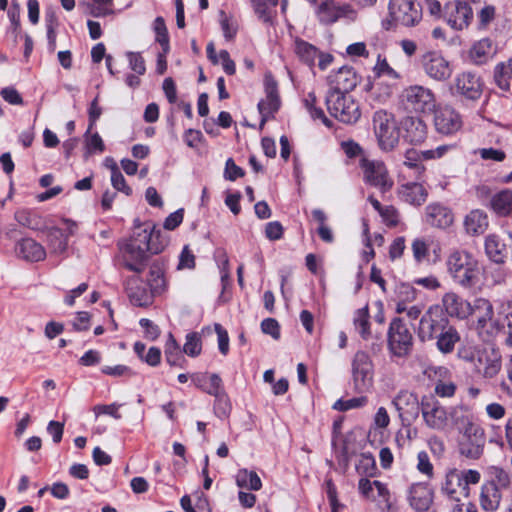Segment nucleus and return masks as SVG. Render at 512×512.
I'll list each match as a JSON object with an SVG mask.
<instances>
[{
    "label": "nucleus",
    "mask_w": 512,
    "mask_h": 512,
    "mask_svg": "<svg viewBox=\"0 0 512 512\" xmlns=\"http://www.w3.org/2000/svg\"><path fill=\"white\" fill-rule=\"evenodd\" d=\"M328 82L331 87L329 92L348 94L356 87L358 77L352 67L343 66L328 76Z\"/></svg>",
    "instance_id": "21"
},
{
    "label": "nucleus",
    "mask_w": 512,
    "mask_h": 512,
    "mask_svg": "<svg viewBox=\"0 0 512 512\" xmlns=\"http://www.w3.org/2000/svg\"><path fill=\"white\" fill-rule=\"evenodd\" d=\"M215 332L218 336V347L223 355L229 351V336L227 331L218 323L214 325Z\"/></svg>",
    "instance_id": "62"
},
{
    "label": "nucleus",
    "mask_w": 512,
    "mask_h": 512,
    "mask_svg": "<svg viewBox=\"0 0 512 512\" xmlns=\"http://www.w3.org/2000/svg\"><path fill=\"white\" fill-rule=\"evenodd\" d=\"M389 18L383 22L386 29L401 25L413 27L422 19V7L417 0H390Z\"/></svg>",
    "instance_id": "5"
},
{
    "label": "nucleus",
    "mask_w": 512,
    "mask_h": 512,
    "mask_svg": "<svg viewBox=\"0 0 512 512\" xmlns=\"http://www.w3.org/2000/svg\"><path fill=\"white\" fill-rule=\"evenodd\" d=\"M400 198L411 205H422L428 196L427 190L420 183H407L399 188Z\"/></svg>",
    "instance_id": "32"
},
{
    "label": "nucleus",
    "mask_w": 512,
    "mask_h": 512,
    "mask_svg": "<svg viewBox=\"0 0 512 512\" xmlns=\"http://www.w3.org/2000/svg\"><path fill=\"white\" fill-rule=\"evenodd\" d=\"M154 31L156 33V41L160 43L164 51H167L169 47L168 31L164 19L160 16L154 21Z\"/></svg>",
    "instance_id": "52"
},
{
    "label": "nucleus",
    "mask_w": 512,
    "mask_h": 512,
    "mask_svg": "<svg viewBox=\"0 0 512 512\" xmlns=\"http://www.w3.org/2000/svg\"><path fill=\"white\" fill-rule=\"evenodd\" d=\"M148 282L153 291L158 292L164 285L163 272L157 266H152L149 272Z\"/></svg>",
    "instance_id": "54"
},
{
    "label": "nucleus",
    "mask_w": 512,
    "mask_h": 512,
    "mask_svg": "<svg viewBox=\"0 0 512 512\" xmlns=\"http://www.w3.org/2000/svg\"><path fill=\"white\" fill-rule=\"evenodd\" d=\"M355 329L363 339L370 336L369 310L368 306L356 310L353 318Z\"/></svg>",
    "instance_id": "44"
},
{
    "label": "nucleus",
    "mask_w": 512,
    "mask_h": 512,
    "mask_svg": "<svg viewBox=\"0 0 512 512\" xmlns=\"http://www.w3.org/2000/svg\"><path fill=\"white\" fill-rule=\"evenodd\" d=\"M464 229L471 236H479L485 233L489 226V218L481 209L471 210L464 218Z\"/></svg>",
    "instance_id": "26"
},
{
    "label": "nucleus",
    "mask_w": 512,
    "mask_h": 512,
    "mask_svg": "<svg viewBox=\"0 0 512 512\" xmlns=\"http://www.w3.org/2000/svg\"><path fill=\"white\" fill-rule=\"evenodd\" d=\"M359 165L366 184L379 189L382 193L392 188L394 182L389 176L384 162L363 156L360 159Z\"/></svg>",
    "instance_id": "11"
},
{
    "label": "nucleus",
    "mask_w": 512,
    "mask_h": 512,
    "mask_svg": "<svg viewBox=\"0 0 512 512\" xmlns=\"http://www.w3.org/2000/svg\"><path fill=\"white\" fill-rule=\"evenodd\" d=\"M392 404L401 419L416 417L420 410V401L417 395L407 390L399 391L393 398Z\"/></svg>",
    "instance_id": "22"
},
{
    "label": "nucleus",
    "mask_w": 512,
    "mask_h": 512,
    "mask_svg": "<svg viewBox=\"0 0 512 512\" xmlns=\"http://www.w3.org/2000/svg\"><path fill=\"white\" fill-rule=\"evenodd\" d=\"M437 349L443 354L454 351L456 343L460 341V334L453 325H448L435 339Z\"/></svg>",
    "instance_id": "36"
},
{
    "label": "nucleus",
    "mask_w": 512,
    "mask_h": 512,
    "mask_svg": "<svg viewBox=\"0 0 512 512\" xmlns=\"http://www.w3.org/2000/svg\"><path fill=\"white\" fill-rule=\"evenodd\" d=\"M494 81L503 91H510L512 87L511 58L507 62L498 63L494 68Z\"/></svg>",
    "instance_id": "40"
},
{
    "label": "nucleus",
    "mask_w": 512,
    "mask_h": 512,
    "mask_svg": "<svg viewBox=\"0 0 512 512\" xmlns=\"http://www.w3.org/2000/svg\"><path fill=\"white\" fill-rule=\"evenodd\" d=\"M224 391L223 385H222V379L218 374H211L208 377L206 389H204V392L208 393L209 395L216 396L217 394Z\"/></svg>",
    "instance_id": "57"
},
{
    "label": "nucleus",
    "mask_w": 512,
    "mask_h": 512,
    "mask_svg": "<svg viewBox=\"0 0 512 512\" xmlns=\"http://www.w3.org/2000/svg\"><path fill=\"white\" fill-rule=\"evenodd\" d=\"M450 325V321L439 304L431 305L421 316L418 337L421 341H431Z\"/></svg>",
    "instance_id": "9"
},
{
    "label": "nucleus",
    "mask_w": 512,
    "mask_h": 512,
    "mask_svg": "<svg viewBox=\"0 0 512 512\" xmlns=\"http://www.w3.org/2000/svg\"><path fill=\"white\" fill-rule=\"evenodd\" d=\"M154 235L147 229L135 233L131 238L118 242L123 266L137 274L146 269L149 254H159L163 245L154 242Z\"/></svg>",
    "instance_id": "1"
},
{
    "label": "nucleus",
    "mask_w": 512,
    "mask_h": 512,
    "mask_svg": "<svg viewBox=\"0 0 512 512\" xmlns=\"http://www.w3.org/2000/svg\"><path fill=\"white\" fill-rule=\"evenodd\" d=\"M138 279L131 277L127 281V293L131 303L135 306L146 307L153 301V292L148 291L144 287H133L132 284L136 283Z\"/></svg>",
    "instance_id": "35"
},
{
    "label": "nucleus",
    "mask_w": 512,
    "mask_h": 512,
    "mask_svg": "<svg viewBox=\"0 0 512 512\" xmlns=\"http://www.w3.org/2000/svg\"><path fill=\"white\" fill-rule=\"evenodd\" d=\"M352 380L354 389L359 392L367 391L373 383V364L370 356L364 351H358L352 360Z\"/></svg>",
    "instance_id": "15"
},
{
    "label": "nucleus",
    "mask_w": 512,
    "mask_h": 512,
    "mask_svg": "<svg viewBox=\"0 0 512 512\" xmlns=\"http://www.w3.org/2000/svg\"><path fill=\"white\" fill-rule=\"evenodd\" d=\"M404 137L412 144L422 143L427 136V125L418 117H407L403 121Z\"/></svg>",
    "instance_id": "30"
},
{
    "label": "nucleus",
    "mask_w": 512,
    "mask_h": 512,
    "mask_svg": "<svg viewBox=\"0 0 512 512\" xmlns=\"http://www.w3.org/2000/svg\"><path fill=\"white\" fill-rule=\"evenodd\" d=\"M469 317L475 322V329L484 341H490L501 330L494 319V309L491 302L485 298H476L470 303Z\"/></svg>",
    "instance_id": "4"
},
{
    "label": "nucleus",
    "mask_w": 512,
    "mask_h": 512,
    "mask_svg": "<svg viewBox=\"0 0 512 512\" xmlns=\"http://www.w3.org/2000/svg\"><path fill=\"white\" fill-rule=\"evenodd\" d=\"M425 73L432 79L444 81L452 74L450 63L438 52H427L422 57Z\"/></svg>",
    "instance_id": "19"
},
{
    "label": "nucleus",
    "mask_w": 512,
    "mask_h": 512,
    "mask_svg": "<svg viewBox=\"0 0 512 512\" xmlns=\"http://www.w3.org/2000/svg\"><path fill=\"white\" fill-rule=\"evenodd\" d=\"M420 411L425 425L435 431L448 428L447 410L435 397L423 396L420 400Z\"/></svg>",
    "instance_id": "12"
},
{
    "label": "nucleus",
    "mask_w": 512,
    "mask_h": 512,
    "mask_svg": "<svg viewBox=\"0 0 512 512\" xmlns=\"http://www.w3.org/2000/svg\"><path fill=\"white\" fill-rule=\"evenodd\" d=\"M341 148L348 158H356L358 156L362 158L365 156L361 146L353 140L343 141L341 143Z\"/></svg>",
    "instance_id": "59"
},
{
    "label": "nucleus",
    "mask_w": 512,
    "mask_h": 512,
    "mask_svg": "<svg viewBox=\"0 0 512 512\" xmlns=\"http://www.w3.org/2000/svg\"><path fill=\"white\" fill-rule=\"evenodd\" d=\"M316 102L317 99L313 92L308 93L303 100L305 108L314 120H320L325 126L331 127L332 122L325 116L324 111L321 108L316 107Z\"/></svg>",
    "instance_id": "45"
},
{
    "label": "nucleus",
    "mask_w": 512,
    "mask_h": 512,
    "mask_svg": "<svg viewBox=\"0 0 512 512\" xmlns=\"http://www.w3.org/2000/svg\"><path fill=\"white\" fill-rule=\"evenodd\" d=\"M445 264L447 273L456 285L466 290L480 288L482 268L473 254L454 249L447 256Z\"/></svg>",
    "instance_id": "2"
},
{
    "label": "nucleus",
    "mask_w": 512,
    "mask_h": 512,
    "mask_svg": "<svg viewBox=\"0 0 512 512\" xmlns=\"http://www.w3.org/2000/svg\"><path fill=\"white\" fill-rule=\"evenodd\" d=\"M502 494L493 484L484 483L479 497L480 506L487 512H495L501 503Z\"/></svg>",
    "instance_id": "34"
},
{
    "label": "nucleus",
    "mask_w": 512,
    "mask_h": 512,
    "mask_svg": "<svg viewBox=\"0 0 512 512\" xmlns=\"http://www.w3.org/2000/svg\"><path fill=\"white\" fill-rule=\"evenodd\" d=\"M404 165L413 169L417 178H420L425 171L421 163V154L415 149H409L404 155Z\"/></svg>",
    "instance_id": "47"
},
{
    "label": "nucleus",
    "mask_w": 512,
    "mask_h": 512,
    "mask_svg": "<svg viewBox=\"0 0 512 512\" xmlns=\"http://www.w3.org/2000/svg\"><path fill=\"white\" fill-rule=\"evenodd\" d=\"M120 404L112 403L110 405H96L93 409L96 416L106 414L112 416L114 419H121L119 413Z\"/></svg>",
    "instance_id": "58"
},
{
    "label": "nucleus",
    "mask_w": 512,
    "mask_h": 512,
    "mask_svg": "<svg viewBox=\"0 0 512 512\" xmlns=\"http://www.w3.org/2000/svg\"><path fill=\"white\" fill-rule=\"evenodd\" d=\"M409 503L418 512L429 509L432 503V493L426 483H415L409 490Z\"/></svg>",
    "instance_id": "27"
},
{
    "label": "nucleus",
    "mask_w": 512,
    "mask_h": 512,
    "mask_svg": "<svg viewBox=\"0 0 512 512\" xmlns=\"http://www.w3.org/2000/svg\"><path fill=\"white\" fill-rule=\"evenodd\" d=\"M464 358L473 361L477 371L485 378L495 377L502 368L501 353L492 346L477 350L475 356Z\"/></svg>",
    "instance_id": "14"
},
{
    "label": "nucleus",
    "mask_w": 512,
    "mask_h": 512,
    "mask_svg": "<svg viewBox=\"0 0 512 512\" xmlns=\"http://www.w3.org/2000/svg\"><path fill=\"white\" fill-rule=\"evenodd\" d=\"M244 170L237 166L232 158L226 161L224 176L227 180L235 181L237 178L244 176Z\"/></svg>",
    "instance_id": "60"
},
{
    "label": "nucleus",
    "mask_w": 512,
    "mask_h": 512,
    "mask_svg": "<svg viewBox=\"0 0 512 512\" xmlns=\"http://www.w3.org/2000/svg\"><path fill=\"white\" fill-rule=\"evenodd\" d=\"M294 51L299 59L310 67L315 65L319 50L314 45L302 40H295Z\"/></svg>",
    "instance_id": "42"
},
{
    "label": "nucleus",
    "mask_w": 512,
    "mask_h": 512,
    "mask_svg": "<svg viewBox=\"0 0 512 512\" xmlns=\"http://www.w3.org/2000/svg\"><path fill=\"white\" fill-rule=\"evenodd\" d=\"M374 71L378 76L388 75L391 78H398V73L388 64L385 58L378 56L377 63L374 67Z\"/></svg>",
    "instance_id": "61"
},
{
    "label": "nucleus",
    "mask_w": 512,
    "mask_h": 512,
    "mask_svg": "<svg viewBox=\"0 0 512 512\" xmlns=\"http://www.w3.org/2000/svg\"><path fill=\"white\" fill-rule=\"evenodd\" d=\"M315 13L319 21L325 25L335 23L342 18L352 21L356 18V12L349 4H338L334 0L322 2Z\"/></svg>",
    "instance_id": "18"
},
{
    "label": "nucleus",
    "mask_w": 512,
    "mask_h": 512,
    "mask_svg": "<svg viewBox=\"0 0 512 512\" xmlns=\"http://www.w3.org/2000/svg\"><path fill=\"white\" fill-rule=\"evenodd\" d=\"M16 253L19 257L30 262H39L45 259L44 247L32 238H24L18 242Z\"/></svg>",
    "instance_id": "29"
},
{
    "label": "nucleus",
    "mask_w": 512,
    "mask_h": 512,
    "mask_svg": "<svg viewBox=\"0 0 512 512\" xmlns=\"http://www.w3.org/2000/svg\"><path fill=\"white\" fill-rule=\"evenodd\" d=\"M453 220L451 210L441 204L432 203L426 207V222L434 227L447 228Z\"/></svg>",
    "instance_id": "28"
},
{
    "label": "nucleus",
    "mask_w": 512,
    "mask_h": 512,
    "mask_svg": "<svg viewBox=\"0 0 512 512\" xmlns=\"http://www.w3.org/2000/svg\"><path fill=\"white\" fill-rule=\"evenodd\" d=\"M262 332L270 335L274 339L280 338V326L276 319L266 318L261 323Z\"/></svg>",
    "instance_id": "56"
},
{
    "label": "nucleus",
    "mask_w": 512,
    "mask_h": 512,
    "mask_svg": "<svg viewBox=\"0 0 512 512\" xmlns=\"http://www.w3.org/2000/svg\"><path fill=\"white\" fill-rule=\"evenodd\" d=\"M112 162L111 166V183L112 186L123 193H125L127 196L131 195L132 189L126 184L125 178L122 175L121 171L119 170L116 162L113 159H110Z\"/></svg>",
    "instance_id": "48"
},
{
    "label": "nucleus",
    "mask_w": 512,
    "mask_h": 512,
    "mask_svg": "<svg viewBox=\"0 0 512 512\" xmlns=\"http://www.w3.org/2000/svg\"><path fill=\"white\" fill-rule=\"evenodd\" d=\"M481 475L477 470L448 469L441 485L442 493L453 501L460 502L470 494V485L480 482Z\"/></svg>",
    "instance_id": "3"
},
{
    "label": "nucleus",
    "mask_w": 512,
    "mask_h": 512,
    "mask_svg": "<svg viewBox=\"0 0 512 512\" xmlns=\"http://www.w3.org/2000/svg\"><path fill=\"white\" fill-rule=\"evenodd\" d=\"M202 350L201 337L196 332L188 333L186 336V342L183 346V353L190 357H196L200 355Z\"/></svg>",
    "instance_id": "49"
},
{
    "label": "nucleus",
    "mask_w": 512,
    "mask_h": 512,
    "mask_svg": "<svg viewBox=\"0 0 512 512\" xmlns=\"http://www.w3.org/2000/svg\"><path fill=\"white\" fill-rule=\"evenodd\" d=\"M404 109L416 114H429L436 108V95L423 85H410L403 89L400 95Z\"/></svg>",
    "instance_id": "6"
},
{
    "label": "nucleus",
    "mask_w": 512,
    "mask_h": 512,
    "mask_svg": "<svg viewBox=\"0 0 512 512\" xmlns=\"http://www.w3.org/2000/svg\"><path fill=\"white\" fill-rule=\"evenodd\" d=\"M236 484L240 488H248L258 491L262 488V481L254 471L240 469L236 475Z\"/></svg>",
    "instance_id": "43"
},
{
    "label": "nucleus",
    "mask_w": 512,
    "mask_h": 512,
    "mask_svg": "<svg viewBox=\"0 0 512 512\" xmlns=\"http://www.w3.org/2000/svg\"><path fill=\"white\" fill-rule=\"evenodd\" d=\"M255 13L263 22H270L273 16V9L277 6L278 0H252Z\"/></svg>",
    "instance_id": "46"
},
{
    "label": "nucleus",
    "mask_w": 512,
    "mask_h": 512,
    "mask_svg": "<svg viewBox=\"0 0 512 512\" xmlns=\"http://www.w3.org/2000/svg\"><path fill=\"white\" fill-rule=\"evenodd\" d=\"M494 55L493 43L489 38H483L475 42L468 53L470 61L475 65H482L488 62Z\"/></svg>",
    "instance_id": "33"
},
{
    "label": "nucleus",
    "mask_w": 512,
    "mask_h": 512,
    "mask_svg": "<svg viewBox=\"0 0 512 512\" xmlns=\"http://www.w3.org/2000/svg\"><path fill=\"white\" fill-rule=\"evenodd\" d=\"M388 349L396 357L408 356L413 348V335L401 318H394L388 329Z\"/></svg>",
    "instance_id": "10"
},
{
    "label": "nucleus",
    "mask_w": 512,
    "mask_h": 512,
    "mask_svg": "<svg viewBox=\"0 0 512 512\" xmlns=\"http://www.w3.org/2000/svg\"><path fill=\"white\" fill-rule=\"evenodd\" d=\"M264 85L266 98L258 103V110L261 115V127L269 118L273 117L274 113L278 111L281 105L277 81L270 73L265 75Z\"/></svg>",
    "instance_id": "17"
},
{
    "label": "nucleus",
    "mask_w": 512,
    "mask_h": 512,
    "mask_svg": "<svg viewBox=\"0 0 512 512\" xmlns=\"http://www.w3.org/2000/svg\"><path fill=\"white\" fill-rule=\"evenodd\" d=\"M449 422L459 433L478 423L475 415L465 405H455L449 408Z\"/></svg>",
    "instance_id": "25"
},
{
    "label": "nucleus",
    "mask_w": 512,
    "mask_h": 512,
    "mask_svg": "<svg viewBox=\"0 0 512 512\" xmlns=\"http://www.w3.org/2000/svg\"><path fill=\"white\" fill-rule=\"evenodd\" d=\"M434 126L439 134L451 136L459 132L463 127V117L459 111L450 105L435 108Z\"/></svg>",
    "instance_id": "16"
},
{
    "label": "nucleus",
    "mask_w": 512,
    "mask_h": 512,
    "mask_svg": "<svg viewBox=\"0 0 512 512\" xmlns=\"http://www.w3.org/2000/svg\"><path fill=\"white\" fill-rule=\"evenodd\" d=\"M215 397L214 411L220 418L227 417L231 412V403L225 391L217 394Z\"/></svg>",
    "instance_id": "50"
},
{
    "label": "nucleus",
    "mask_w": 512,
    "mask_h": 512,
    "mask_svg": "<svg viewBox=\"0 0 512 512\" xmlns=\"http://www.w3.org/2000/svg\"><path fill=\"white\" fill-rule=\"evenodd\" d=\"M265 235L269 240H279L283 236V226L278 221L269 222L265 227Z\"/></svg>",
    "instance_id": "63"
},
{
    "label": "nucleus",
    "mask_w": 512,
    "mask_h": 512,
    "mask_svg": "<svg viewBox=\"0 0 512 512\" xmlns=\"http://www.w3.org/2000/svg\"><path fill=\"white\" fill-rule=\"evenodd\" d=\"M456 385L451 380L439 379L435 382L434 392L441 398H450L455 395Z\"/></svg>",
    "instance_id": "51"
},
{
    "label": "nucleus",
    "mask_w": 512,
    "mask_h": 512,
    "mask_svg": "<svg viewBox=\"0 0 512 512\" xmlns=\"http://www.w3.org/2000/svg\"><path fill=\"white\" fill-rule=\"evenodd\" d=\"M441 307L443 308L446 316L455 317L458 319H466L469 317V301L464 300L454 292H447L443 295L441 300Z\"/></svg>",
    "instance_id": "23"
},
{
    "label": "nucleus",
    "mask_w": 512,
    "mask_h": 512,
    "mask_svg": "<svg viewBox=\"0 0 512 512\" xmlns=\"http://www.w3.org/2000/svg\"><path fill=\"white\" fill-rule=\"evenodd\" d=\"M473 18V12L467 1H456L447 15L448 24L455 30L467 28Z\"/></svg>",
    "instance_id": "24"
},
{
    "label": "nucleus",
    "mask_w": 512,
    "mask_h": 512,
    "mask_svg": "<svg viewBox=\"0 0 512 512\" xmlns=\"http://www.w3.org/2000/svg\"><path fill=\"white\" fill-rule=\"evenodd\" d=\"M489 480L486 484H493L498 490H508L512 486V476L500 466H489L487 468Z\"/></svg>",
    "instance_id": "39"
},
{
    "label": "nucleus",
    "mask_w": 512,
    "mask_h": 512,
    "mask_svg": "<svg viewBox=\"0 0 512 512\" xmlns=\"http://www.w3.org/2000/svg\"><path fill=\"white\" fill-rule=\"evenodd\" d=\"M417 470L428 479L433 478L434 476V467L430 461V458L425 451H421L417 455Z\"/></svg>",
    "instance_id": "53"
},
{
    "label": "nucleus",
    "mask_w": 512,
    "mask_h": 512,
    "mask_svg": "<svg viewBox=\"0 0 512 512\" xmlns=\"http://www.w3.org/2000/svg\"><path fill=\"white\" fill-rule=\"evenodd\" d=\"M127 57L130 68L138 75H143L146 71V66L141 54L137 52H128Z\"/></svg>",
    "instance_id": "55"
},
{
    "label": "nucleus",
    "mask_w": 512,
    "mask_h": 512,
    "mask_svg": "<svg viewBox=\"0 0 512 512\" xmlns=\"http://www.w3.org/2000/svg\"><path fill=\"white\" fill-rule=\"evenodd\" d=\"M46 241L50 253L53 255H61L67 250L68 235H65L64 232L57 227H52L47 230Z\"/></svg>",
    "instance_id": "37"
},
{
    "label": "nucleus",
    "mask_w": 512,
    "mask_h": 512,
    "mask_svg": "<svg viewBox=\"0 0 512 512\" xmlns=\"http://www.w3.org/2000/svg\"><path fill=\"white\" fill-rule=\"evenodd\" d=\"M456 92L469 100H477L482 95L483 82L472 72H462L455 78Z\"/></svg>",
    "instance_id": "20"
},
{
    "label": "nucleus",
    "mask_w": 512,
    "mask_h": 512,
    "mask_svg": "<svg viewBox=\"0 0 512 512\" xmlns=\"http://www.w3.org/2000/svg\"><path fill=\"white\" fill-rule=\"evenodd\" d=\"M379 214L389 226H396L399 222L398 211L393 206H383Z\"/></svg>",
    "instance_id": "64"
},
{
    "label": "nucleus",
    "mask_w": 512,
    "mask_h": 512,
    "mask_svg": "<svg viewBox=\"0 0 512 512\" xmlns=\"http://www.w3.org/2000/svg\"><path fill=\"white\" fill-rule=\"evenodd\" d=\"M182 353L183 350H181L173 334L169 333L164 348L166 362L171 366H182L185 361Z\"/></svg>",
    "instance_id": "41"
},
{
    "label": "nucleus",
    "mask_w": 512,
    "mask_h": 512,
    "mask_svg": "<svg viewBox=\"0 0 512 512\" xmlns=\"http://www.w3.org/2000/svg\"><path fill=\"white\" fill-rule=\"evenodd\" d=\"M373 128L381 149L389 151L398 144L399 130L393 113L377 110L373 115Z\"/></svg>",
    "instance_id": "8"
},
{
    "label": "nucleus",
    "mask_w": 512,
    "mask_h": 512,
    "mask_svg": "<svg viewBox=\"0 0 512 512\" xmlns=\"http://www.w3.org/2000/svg\"><path fill=\"white\" fill-rule=\"evenodd\" d=\"M487 256L495 263H503L506 257V245L496 234H490L485 239Z\"/></svg>",
    "instance_id": "38"
},
{
    "label": "nucleus",
    "mask_w": 512,
    "mask_h": 512,
    "mask_svg": "<svg viewBox=\"0 0 512 512\" xmlns=\"http://www.w3.org/2000/svg\"><path fill=\"white\" fill-rule=\"evenodd\" d=\"M460 435L458 445L460 454L471 460L479 459L483 454L486 443L484 429L477 423L460 432Z\"/></svg>",
    "instance_id": "13"
},
{
    "label": "nucleus",
    "mask_w": 512,
    "mask_h": 512,
    "mask_svg": "<svg viewBox=\"0 0 512 512\" xmlns=\"http://www.w3.org/2000/svg\"><path fill=\"white\" fill-rule=\"evenodd\" d=\"M326 105L329 113L345 124L355 123L361 116L358 103L348 94L329 92Z\"/></svg>",
    "instance_id": "7"
},
{
    "label": "nucleus",
    "mask_w": 512,
    "mask_h": 512,
    "mask_svg": "<svg viewBox=\"0 0 512 512\" xmlns=\"http://www.w3.org/2000/svg\"><path fill=\"white\" fill-rule=\"evenodd\" d=\"M488 207L499 217L512 215V190L503 189L490 197Z\"/></svg>",
    "instance_id": "31"
}]
</instances>
